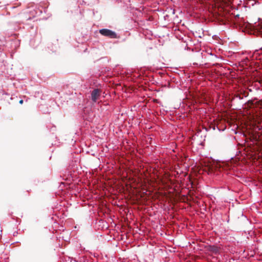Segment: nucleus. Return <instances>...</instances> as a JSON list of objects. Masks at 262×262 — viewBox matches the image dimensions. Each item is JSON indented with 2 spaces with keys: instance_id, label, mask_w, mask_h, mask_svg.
Here are the masks:
<instances>
[{
  "instance_id": "obj_1",
  "label": "nucleus",
  "mask_w": 262,
  "mask_h": 262,
  "mask_svg": "<svg viewBox=\"0 0 262 262\" xmlns=\"http://www.w3.org/2000/svg\"><path fill=\"white\" fill-rule=\"evenodd\" d=\"M26 13L30 14L28 17L26 16L27 20H31L34 18L36 16L39 15L41 14L42 11L38 8H34L33 7H29Z\"/></svg>"
},
{
  "instance_id": "obj_2",
  "label": "nucleus",
  "mask_w": 262,
  "mask_h": 262,
  "mask_svg": "<svg viewBox=\"0 0 262 262\" xmlns=\"http://www.w3.org/2000/svg\"><path fill=\"white\" fill-rule=\"evenodd\" d=\"M99 33L103 36L110 37L111 38H117V33L112 30L108 29H102L99 30Z\"/></svg>"
},
{
  "instance_id": "obj_3",
  "label": "nucleus",
  "mask_w": 262,
  "mask_h": 262,
  "mask_svg": "<svg viewBox=\"0 0 262 262\" xmlns=\"http://www.w3.org/2000/svg\"><path fill=\"white\" fill-rule=\"evenodd\" d=\"M101 91L99 89H94L91 93V100L93 102H96L99 98Z\"/></svg>"
},
{
  "instance_id": "obj_4",
  "label": "nucleus",
  "mask_w": 262,
  "mask_h": 262,
  "mask_svg": "<svg viewBox=\"0 0 262 262\" xmlns=\"http://www.w3.org/2000/svg\"><path fill=\"white\" fill-rule=\"evenodd\" d=\"M260 55L259 51L257 50L255 51V52L252 54V55L250 56L252 58V60L257 59V57Z\"/></svg>"
},
{
  "instance_id": "obj_5",
  "label": "nucleus",
  "mask_w": 262,
  "mask_h": 262,
  "mask_svg": "<svg viewBox=\"0 0 262 262\" xmlns=\"http://www.w3.org/2000/svg\"><path fill=\"white\" fill-rule=\"evenodd\" d=\"M210 250L213 253L215 254H217L219 252V248L215 246H211L210 247Z\"/></svg>"
},
{
  "instance_id": "obj_6",
  "label": "nucleus",
  "mask_w": 262,
  "mask_h": 262,
  "mask_svg": "<svg viewBox=\"0 0 262 262\" xmlns=\"http://www.w3.org/2000/svg\"><path fill=\"white\" fill-rule=\"evenodd\" d=\"M248 3L250 5H251L252 6H253L254 5L256 4L258 0H247Z\"/></svg>"
},
{
  "instance_id": "obj_7",
  "label": "nucleus",
  "mask_w": 262,
  "mask_h": 262,
  "mask_svg": "<svg viewBox=\"0 0 262 262\" xmlns=\"http://www.w3.org/2000/svg\"><path fill=\"white\" fill-rule=\"evenodd\" d=\"M235 18H238L239 16V14H234Z\"/></svg>"
},
{
  "instance_id": "obj_8",
  "label": "nucleus",
  "mask_w": 262,
  "mask_h": 262,
  "mask_svg": "<svg viewBox=\"0 0 262 262\" xmlns=\"http://www.w3.org/2000/svg\"><path fill=\"white\" fill-rule=\"evenodd\" d=\"M23 100L21 99L19 100V104H22L23 103Z\"/></svg>"
},
{
  "instance_id": "obj_9",
  "label": "nucleus",
  "mask_w": 262,
  "mask_h": 262,
  "mask_svg": "<svg viewBox=\"0 0 262 262\" xmlns=\"http://www.w3.org/2000/svg\"><path fill=\"white\" fill-rule=\"evenodd\" d=\"M245 63H246V61H249V59L248 58V57H246V59H245Z\"/></svg>"
},
{
  "instance_id": "obj_10",
  "label": "nucleus",
  "mask_w": 262,
  "mask_h": 262,
  "mask_svg": "<svg viewBox=\"0 0 262 262\" xmlns=\"http://www.w3.org/2000/svg\"><path fill=\"white\" fill-rule=\"evenodd\" d=\"M173 14L174 13V10H173Z\"/></svg>"
},
{
  "instance_id": "obj_11",
  "label": "nucleus",
  "mask_w": 262,
  "mask_h": 262,
  "mask_svg": "<svg viewBox=\"0 0 262 262\" xmlns=\"http://www.w3.org/2000/svg\"><path fill=\"white\" fill-rule=\"evenodd\" d=\"M261 29H262V27H261Z\"/></svg>"
}]
</instances>
